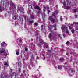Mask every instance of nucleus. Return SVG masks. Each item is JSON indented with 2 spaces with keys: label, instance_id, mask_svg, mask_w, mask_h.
<instances>
[{
  "label": "nucleus",
  "instance_id": "obj_9",
  "mask_svg": "<svg viewBox=\"0 0 78 78\" xmlns=\"http://www.w3.org/2000/svg\"><path fill=\"white\" fill-rule=\"evenodd\" d=\"M19 11H20V12H22V11H23L24 10V9H23V7H20L18 8Z\"/></svg>",
  "mask_w": 78,
  "mask_h": 78
},
{
  "label": "nucleus",
  "instance_id": "obj_34",
  "mask_svg": "<svg viewBox=\"0 0 78 78\" xmlns=\"http://www.w3.org/2000/svg\"><path fill=\"white\" fill-rule=\"evenodd\" d=\"M35 25H36V26H37V25H38V24L37 23H35Z\"/></svg>",
  "mask_w": 78,
  "mask_h": 78
},
{
  "label": "nucleus",
  "instance_id": "obj_43",
  "mask_svg": "<svg viewBox=\"0 0 78 78\" xmlns=\"http://www.w3.org/2000/svg\"><path fill=\"white\" fill-rule=\"evenodd\" d=\"M45 57H44L43 60H45Z\"/></svg>",
  "mask_w": 78,
  "mask_h": 78
},
{
  "label": "nucleus",
  "instance_id": "obj_1",
  "mask_svg": "<svg viewBox=\"0 0 78 78\" xmlns=\"http://www.w3.org/2000/svg\"><path fill=\"white\" fill-rule=\"evenodd\" d=\"M49 38H51V37H52V39H54L55 38L56 39V36L55 34H53L52 35L51 33L49 35Z\"/></svg>",
  "mask_w": 78,
  "mask_h": 78
},
{
  "label": "nucleus",
  "instance_id": "obj_20",
  "mask_svg": "<svg viewBox=\"0 0 78 78\" xmlns=\"http://www.w3.org/2000/svg\"><path fill=\"white\" fill-rule=\"evenodd\" d=\"M12 76H16V73H14L13 74H12Z\"/></svg>",
  "mask_w": 78,
  "mask_h": 78
},
{
  "label": "nucleus",
  "instance_id": "obj_49",
  "mask_svg": "<svg viewBox=\"0 0 78 78\" xmlns=\"http://www.w3.org/2000/svg\"><path fill=\"white\" fill-rule=\"evenodd\" d=\"M66 54L67 55H68V53H67Z\"/></svg>",
  "mask_w": 78,
  "mask_h": 78
},
{
  "label": "nucleus",
  "instance_id": "obj_44",
  "mask_svg": "<svg viewBox=\"0 0 78 78\" xmlns=\"http://www.w3.org/2000/svg\"><path fill=\"white\" fill-rule=\"evenodd\" d=\"M46 48H48V45H47L46 46Z\"/></svg>",
  "mask_w": 78,
  "mask_h": 78
},
{
  "label": "nucleus",
  "instance_id": "obj_56",
  "mask_svg": "<svg viewBox=\"0 0 78 78\" xmlns=\"http://www.w3.org/2000/svg\"><path fill=\"white\" fill-rule=\"evenodd\" d=\"M62 35L63 36H64V35L63 34Z\"/></svg>",
  "mask_w": 78,
  "mask_h": 78
},
{
  "label": "nucleus",
  "instance_id": "obj_24",
  "mask_svg": "<svg viewBox=\"0 0 78 78\" xmlns=\"http://www.w3.org/2000/svg\"><path fill=\"white\" fill-rule=\"evenodd\" d=\"M58 37L59 38H60L61 39H62V37H61V35L60 34H58Z\"/></svg>",
  "mask_w": 78,
  "mask_h": 78
},
{
  "label": "nucleus",
  "instance_id": "obj_14",
  "mask_svg": "<svg viewBox=\"0 0 78 78\" xmlns=\"http://www.w3.org/2000/svg\"><path fill=\"white\" fill-rule=\"evenodd\" d=\"M40 44H42L44 43V40H40L39 41Z\"/></svg>",
  "mask_w": 78,
  "mask_h": 78
},
{
  "label": "nucleus",
  "instance_id": "obj_5",
  "mask_svg": "<svg viewBox=\"0 0 78 78\" xmlns=\"http://www.w3.org/2000/svg\"><path fill=\"white\" fill-rule=\"evenodd\" d=\"M49 20L51 21V22H54L55 21V20L53 18V17L51 16H50L49 17Z\"/></svg>",
  "mask_w": 78,
  "mask_h": 78
},
{
  "label": "nucleus",
  "instance_id": "obj_31",
  "mask_svg": "<svg viewBox=\"0 0 78 78\" xmlns=\"http://www.w3.org/2000/svg\"><path fill=\"white\" fill-rule=\"evenodd\" d=\"M43 44H44V45H46V44H47V43H46L45 42L43 41Z\"/></svg>",
  "mask_w": 78,
  "mask_h": 78
},
{
  "label": "nucleus",
  "instance_id": "obj_63",
  "mask_svg": "<svg viewBox=\"0 0 78 78\" xmlns=\"http://www.w3.org/2000/svg\"><path fill=\"white\" fill-rule=\"evenodd\" d=\"M70 3H71V2H70Z\"/></svg>",
  "mask_w": 78,
  "mask_h": 78
},
{
  "label": "nucleus",
  "instance_id": "obj_33",
  "mask_svg": "<svg viewBox=\"0 0 78 78\" xmlns=\"http://www.w3.org/2000/svg\"><path fill=\"white\" fill-rule=\"evenodd\" d=\"M66 32L67 34H68L69 33V30H67L66 31Z\"/></svg>",
  "mask_w": 78,
  "mask_h": 78
},
{
  "label": "nucleus",
  "instance_id": "obj_54",
  "mask_svg": "<svg viewBox=\"0 0 78 78\" xmlns=\"http://www.w3.org/2000/svg\"><path fill=\"white\" fill-rule=\"evenodd\" d=\"M24 3H26V2L25 1L24 2Z\"/></svg>",
  "mask_w": 78,
  "mask_h": 78
},
{
  "label": "nucleus",
  "instance_id": "obj_12",
  "mask_svg": "<svg viewBox=\"0 0 78 78\" xmlns=\"http://www.w3.org/2000/svg\"><path fill=\"white\" fill-rule=\"evenodd\" d=\"M31 61H33L34 59V58L33 57V55L31 56Z\"/></svg>",
  "mask_w": 78,
  "mask_h": 78
},
{
  "label": "nucleus",
  "instance_id": "obj_48",
  "mask_svg": "<svg viewBox=\"0 0 78 78\" xmlns=\"http://www.w3.org/2000/svg\"><path fill=\"white\" fill-rule=\"evenodd\" d=\"M43 2H45V1H46V0H43Z\"/></svg>",
  "mask_w": 78,
  "mask_h": 78
},
{
  "label": "nucleus",
  "instance_id": "obj_40",
  "mask_svg": "<svg viewBox=\"0 0 78 78\" xmlns=\"http://www.w3.org/2000/svg\"><path fill=\"white\" fill-rule=\"evenodd\" d=\"M19 41H20V42H22V41L21 39H20Z\"/></svg>",
  "mask_w": 78,
  "mask_h": 78
},
{
  "label": "nucleus",
  "instance_id": "obj_52",
  "mask_svg": "<svg viewBox=\"0 0 78 78\" xmlns=\"http://www.w3.org/2000/svg\"><path fill=\"white\" fill-rule=\"evenodd\" d=\"M69 2V1H67V2Z\"/></svg>",
  "mask_w": 78,
  "mask_h": 78
},
{
  "label": "nucleus",
  "instance_id": "obj_46",
  "mask_svg": "<svg viewBox=\"0 0 78 78\" xmlns=\"http://www.w3.org/2000/svg\"><path fill=\"white\" fill-rule=\"evenodd\" d=\"M28 11H29V12H31V10H29Z\"/></svg>",
  "mask_w": 78,
  "mask_h": 78
},
{
  "label": "nucleus",
  "instance_id": "obj_53",
  "mask_svg": "<svg viewBox=\"0 0 78 78\" xmlns=\"http://www.w3.org/2000/svg\"><path fill=\"white\" fill-rule=\"evenodd\" d=\"M53 0H50V1H53Z\"/></svg>",
  "mask_w": 78,
  "mask_h": 78
},
{
  "label": "nucleus",
  "instance_id": "obj_38",
  "mask_svg": "<svg viewBox=\"0 0 78 78\" xmlns=\"http://www.w3.org/2000/svg\"><path fill=\"white\" fill-rule=\"evenodd\" d=\"M25 51H27V47L25 48Z\"/></svg>",
  "mask_w": 78,
  "mask_h": 78
},
{
  "label": "nucleus",
  "instance_id": "obj_32",
  "mask_svg": "<svg viewBox=\"0 0 78 78\" xmlns=\"http://www.w3.org/2000/svg\"><path fill=\"white\" fill-rule=\"evenodd\" d=\"M60 61H63V59L62 58H60Z\"/></svg>",
  "mask_w": 78,
  "mask_h": 78
},
{
  "label": "nucleus",
  "instance_id": "obj_47",
  "mask_svg": "<svg viewBox=\"0 0 78 78\" xmlns=\"http://www.w3.org/2000/svg\"><path fill=\"white\" fill-rule=\"evenodd\" d=\"M7 55H8L6 54V55H5V57H6V56H7Z\"/></svg>",
  "mask_w": 78,
  "mask_h": 78
},
{
  "label": "nucleus",
  "instance_id": "obj_39",
  "mask_svg": "<svg viewBox=\"0 0 78 78\" xmlns=\"http://www.w3.org/2000/svg\"><path fill=\"white\" fill-rule=\"evenodd\" d=\"M75 17H76V18H77V17H78V15H75Z\"/></svg>",
  "mask_w": 78,
  "mask_h": 78
},
{
  "label": "nucleus",
  "instance_id": "obj_50",
  "mask_svg": "<svg viewBox=\"0 0 78 78\" xmlns=\"http://www.w3.org/2000/svg\"><path fill=\"white\" fill-rule=\"evenodd\" d=\"M36 34V35H38V34L37 33V34Z\"/></svg>",
  "mask_w": 78,
  "mask_h": 78
},
{
  "label": "nucleus",
  "instance_id": "obj_17",
  "mask_svg": "<svg viewBox=\"0 0 78 78\" xmlns=\"http://www.w3.org/2000/svg\"><path fill=\"white\" fill-rule=\"evenodd\" d=\"M51 27H54L55 28H56V24H54L52 26H51Z\"/></svg>",
  "mask_w": 78,
  "mask_h": 78
},
{
  "label": "nucleus",
  "instance_id": "obj_41",
  "mask_svg": "<svg viewBox=\"0 0 78 78\" xmlns=\"http://www.w3.org/2000/svg\"><path fill=\"white\" fill-rule=\"evenodd\" d=\"M51 12V11H50V10H49L48 11V13H49V12Z\"/></svg>",
  "mask_w": 78,
  "mask_h": 78
},
{
  "label": "nucleus",
  "instance_id": "obj_11",
  "mask_svg": "<svg viewBox=\"0 0 78 78\" xmlns=\"http://www.w3.org/2000/svg\"><path fill=\"white\" fill-rule=\"evenodd\" d=\"M34 9H38V10H40V9H40V8L38 6H36L34 7Z\"/></svg>",
  "mask_w": 78,
  "mask_h": 78
},
{
  "label": "nucleus",
  "instance_id": "obj_27",
  "mask_svg": "<svg viewBox=\"0 0 78 78\" xmlns=\"http://www.w3.org/2000/svg\"><path fill=\"white\" fill-rule=\"evenodd\" d=\"M69 43H70V42L69 41H67L66 43V44H69Z\"/></svg>",
  "mask_w": 78,
  "mask_h": 78
},
{
  "label": "nucleus",
  "instance_id": "obj_45",
  "mask_svg": "<svg viewBox=\"0 0 78 78\" xmlns=\"http://www.w3.org/2000/svg\"><path fill=\"white\" fill-rule=\"evenodd\" d=\"M53 16L54 17V18L56 19V16L55 15V16Z\"/></svg>",
  "mask_w": 78,
  "mask_h": 78
},
{
  "label": "nucleus",
  "instance_id": "obj_60",
  "mask_svg": "<svg viewBox=\"0 0 78 78\" xmlns=\"http://www.w3.org/2000/svg\"><path fill=\"white\" fill-rule=\"evenodd\" d=\"M2 60H3V58H2Z\"/></svg>",
  "mask_w": 78,
  "mask_h": 78
},
{
  "label": "nucleus",
  "instance_id": "obj_59",
  "mask_svg": "<svg viewBox=\"0 0 78 78\" xmlns=\"http://www.w3.org/2000/svg\"><path fill=\"white\" fill-rule=\"evenodd\" d=\"M28 1H30V0H27Z\"/></svg>",
  "mask_w": 78,
  "mask_h": 78
},
{
  "label": "nucleus",
  "instance_id": "obj_6",
  "mask_svg": "<svg viewBox=\"0 0 78 78\" xmlns=\"http://www.w3.org/2000/svg\"><path fill=\"white\" fill-rule=\"evenodd\" d=\"M61 29L62 30H64L65 29H66V30H67V27L65 25H63L62 27H61Z\"/></svg>",
  "mask_w": 78,
  "mask_h": 78
},
{
  "label": "nucleus",
  "instance_id": "obj_25",
  "mask_svg": "<svg viewBox=\"0 0 78 78\" xmlns=\"http://www.w3.org/2000/svg\"><path fill=\"white\" fill-rule=\"evenodd\" d=\"M4 65H5V66L7 65L8 66H9V65H8V62H6L5 63Z\"/></svg>",
  "mask_w": 78,
  "mask_h": 78
},
{
  "label": "nucleus",
  "instance_id": "obj_18",
  "mask_svg": "<svg viewBox=\"0 0 78 78\" xmlns=\"http://www.w3.org/2000/svg\"><path fill=\"white\" fill-rule=\"evenodd\" d=\"M18 66H20V67H21V65H22V64L21 63V62L20 61L18 63Z\"/></svg>",
  "mask_w": 78,
  "mask_h": 78
},
{
  "label": "nucleus",
  "instance_id": "obj_15",
  "mask_svg": "<svg viewBox=\"0 0 78 78\" xmlns=\"http://www.w3.org/2000/svg\"><path fill=\"white\" fill-rule=\"evenodd\" d=\"M16 51V55H19V50Z\"/></svg>",
  "mask_w": 78,
  "mask_h": 78
},
{
  "label": "nucleus",
  "instance_id": "obj_8",
  "mask_svg": "<svg viewBox=\"0 0 78 78\" xmlns=\"http://www.w3.org/2000/svg\"><path fill=\"white\" fill-rule=\"evenodd\" d=\"M10 5L12 6L13 9H16V6L14 5V4H13V3H10Z\"/></svg>",
  "mask_w": 78,
  "mask_h": 78
},
{
  "label": "nucleus",
  "instance_id": "obj_29",
  "mask_svg": "<svg viewBox=\"0 0 78 78\" xmlns=\"http://www.w3.org/2000/svg\"><path fill=\"white\" fill-rule=\"evenodd\" d=\"M48 53H50L51 52V50H48Z\"/></svg>",
  "mask_w": 78,
  "mask_h": 78
},
{
  "label": "nucleus",
  "instance_id": "obj_19",
  "mask_svg": "<svg viewBox=\"0 0 78 78\" xmlns=\"http://www.w3.org/2000/svg\"><path fill=\"white\" fill-rule=\"evenodd\" d=\"M73 11V12H74L75 13L76 12H78V10H77L76 9H74V10Z\"/></svg>",
  "mask_w": 78,
  "mask_h": 78
},
{
  "label": "nucleus",
  "instance_id": "obj_58",
  "mask_svg": "<svg viewBox=\"0 0 78 78\" xmlns=\"http://www.w3.org/2000/svg\"><path fill=\"white\" fill-rule=\"evenodd\" d=\"M18 40H19V39H20L19 38H18Z\"/></svg>",
  "mask_w": 78,
  "mask_h": 78
},
{
  "label": "nucleus",
  "instance_id": "obj_2",
  "mask_svg": "<svg viewBox=\"0 0 78 78\" xmlns=\"http://www.w3.org/2000/svg\"><path fill=\"white\" fill-rule=\"evenodd\" d=\"M13 20H19L20 19V17L19 16H17L16 15H15L14 16L13 18Z\"/></svg>",
  "mask_w": 78,
  "mask_h": 78
},
{
  "label": "nucleus",
  "instance_id": "obj_57",
  "mask_svg": "<svg viewBox=\"0 0 78 78\" xmlns=\"http://www.w3.org/2000/svg\"><path fill=\"white\" fill-rule=\"evenodd\" d=\"M60 19H61V20H62V19L61 18H60Z\"/></svg>",
  "mask_w": 78,
  "mask_h": 78
},
{
  "label": "nucleus",
  "instance_id": "obj_51",
  "mask_svg": "<svg viewBox=\"0 0 78 78\" xmlns=\"http://www.w3.org/2000/svg\"><path fill=\"white\" fill-rule=\"evenodd\" d=\"M62 51H64V49H62Z\"/></svg>",
  "mask_w": 78,
  "mask_h": 78
},
{
  "label": "nucleus",
  "instance_id": "obj_26",
  "mask_svg": "<svg viewBox=\"0 0 78 78\" xmlns=\"http://www.w3.org/2000/svg\"><path fill=\"white\" fill-rule=\"evenodd\" d=\"M18 72L19 73H20V72H21V69H18Z\"/></svg>",
  "mask_w": 78,
  "mask_h": 78
},
{
  "label": "nucleus",
  "instance_id": "obj_23",
  "mask_svg": "<svg viewBox=\"0 0 78 78\" xmlns=\"http://www.w3.org/2000/svg\"><path fill=\"white\" fill-rule=\"evenodd\" d=\"M71 72H72V73H73V72H75V70H74V69H71Z\"/></svg>",
  "mask_w": 78,
  "mask_h": 78
},
{
  "label": "nucleus",
  "instance_id": "obj_10",
  "mask_svg": "<svg viewBox=\"0 0 78 78\" xmlns=\"http://www.w3.org/2000/svg\"><path fill=\"white\" fill-rule=\"evenodd\" d=\"M58 14V12H57V11H55L54 12V13H53L52 14V16H56Z\"/></svg>",
  "mask_w": 78,
  "mask_h": 78
},
{
  "label": "nucleus",
  "instance_id": "obj_55",
  "mask_svg": "<svg viewBox=\"0 0 78 78\" xmlns=\"http://www.w3.org/2000/svg\"><path fill=\"white\" fill-rule=\"evenodd\" d=\"M44 8H45V7H44Z\"/></svg>",
  "mask_w": 78,
  "mask_h": 78
},
{
  "label": "nucleus",
  "instance_id": "obj_42",
  "mask_svg": "<svg viewBox=\"0 0 78 78\" xmlns=\"http://www.w3.org/2000/svg\"><path fill=\"white\" fill-rule=\"evenodd\" d=\"M61 69V67H59V66H58V69Z\"/></svg>",
  "mask_w": 78,
  "mask_h": 78
},
{
  "label": "nucleus",
  "instance_id": "obj_16",
  "mask_svg": "<svg viewBox=\"0 0 78 78\" xmlns=\"http://www.w3.org/2000/svg\"><path fill=\"white\" fill-rule=\"evenodd\" d=\"M34 15H32L30 16V19H34Z\"/></svg>",
  "mask_w": 78,
  "mask_h": 78
},
{
  "label": "nucleus",
  "instance_id": "obj_22",
  "mask_svg": "<svg viewBox=\"0 0 78 78\" xmlns=\"http://www.w3.org/2000/svg\"><path fill=\"white\" fill-rule=\"evenodd\" d=\"M62 3L63 4V6H66V2H62Z\"/></svg>",
  "mask_w": 78,
  "mask_h": 78
},
{
  "label": "nucleus",
  "instance_id": "obj_35",
  "mask_svg": "<svg viewBox=\"0 0 78 78\" xmlns=\"http://www.w3.org/2000/svg\"><path fill=\"white\" fill-rule=\"evenodd\" d=\"M43 27H44V25H42L41 26V28H42V30H44V29H43Z\"/></svg>",
  "mask_w": 78,
  "mask_h": 78
},
{
  "label": "nucleus",
  "instance_id": "obj_61",
  "mask_svg": "<svg viewBox=\"0 0 78 78\" xmlns=\"http://www.w3.org/2000/svg\"><path fill=\"white\" fill-rule=\"evenodd\" d=\"M38 57H37V58H38Z\"/></svg>",
  "mask_w": 78,
  "mask_h": 78
},
{
  "label": "nucleus",
  "instance_id": "obj_4",
  "mask_svg": "<svg viewBox=\"0 0 78 78\" xmlns=\"http://www.w3.org/2000/svg\"><path fill=\"white\" fill-rule=\"evenodd\" d=\"M5 52H6L5 50L2 48H0V55H1L0 53H5Z\"/></svg>",
  "mask_w": 78,
  "mask_h": 78
},
{
  "label": "nucleus",
  "instance_id": "obj_30",
  "mask_svg": "<svg viewBox=\"0 0 78 78\" xmlns=\"http://www.w3.org/2000/svg\"><path fill=\"white\" fill-rule=\"evenodd\" d=\"M35 4H36V3H33V6H35Z\"/></svg>",
  "mask_w": 78,
  "mask_h": 78
},
{
  "label": "nucleus",
  "instance_id": "obj_21",
  "mask_svg": "<svg viewBox=\"0 0 78 78\" xmlns=\"http://www.w3.org/2000/svg\"><path fill=\"white\" fill-rule=\"evenodd\" d=\"M66 9H70V7L67 6L66 8Z\"/></svg>",
  "mask_w": 78,
  "mask_h": 78
},
{
  "label": "nucleus",
  "instance_id": "obj_37",
  "mask_svg": "<svg viewBox=\"0 0 78 78\" xmlns=\"http://www.w3.org/2000/svg\"><path fill=\"white\" fill-rule=\"evenodd\" d=\"M71 32L73 33H74V30H71Z\"/></svg>",
  "mask_w": 78,
  "mask_h": 78
},
{
  "label": "nucleus",
  "instance_id": "obj_28",
  "mask_svg": "<svg viewBox=\"0 0 78 78\" xmlns=\"http://www.w3.org/2000/svg\"><path fill=\"white\" fill-rule=\"evenodd\" d=\"M29 23H33V21H29Z\"/></svg>",
  "mask_w": 78,
  "mask_h": 78
},
{
  "label": "nucleus",
  "instance_id": "obj_36",
  "mask_svg": "<svg viewBox=\"0 0 78 78\" xmlns=\"http://www.w3.org/2000/svg\"><path fill=\"white\" fill-rule=\"evenodd\" d=\"M69 28L70 29H72V27L71 26H69Z\"/></svg>",
  "mask_w": 78,
  "mask_h": 78
},
{
  "label": "nucleus",
  "instance_id": "obj_7",
  "mask_svg": "<svg viewBox=\"0 0 78 78\" xmlns=\"http://www.w3.org/2000/svg\"><path fill=\"white\" fill-rule=\"evenodd\" d=\"M6 8L3 7H2V6H0V11H2V10H5Z\"/></svg>",
  "mask_w": 78,
  "mask_h": 78
},
{
  "label": "nucleus",
  "instance_id": "obj_13",
  "mask_svg": "<svg viewBox=\"0 0 78 78\" xmlns=\"http://www.w3.org/2000/svg\"><path fill=\"white\" fill-rule=\"evenodd\" d=\"M37 13H40V14H42V11H41V10H38L37 12Z\"/></svg>",
  "mask_w": 78,
  "mask_h": 78
},
{
  "label": "nucleus",
  "instance_id": "obj_3",
  "mask_svg": "<svg viewBox=\"0 0 78 78\" xmlns=\"http://www.w3.org/2000/svg\"><path fill=\"white\" fill-rule=\"evenodd\" d=\"M1 45L2 47H6V46H7L8 44H7L5 42H3V43H1Z\"/></svg>",
  "mask_w": 78,
  "mask_h": 78
},
{
  "label": "nucleus",
  "instance_id": "obj_64",
  "mask_svg": "<svg viewBox=\"0 0 78 78\" xmlns=\"http://www.w3.org/2000/svg\"><path fill=\"white\" fill-rule=\"evenodd\" d=\"M76 24H78V23H77Z\"/></svg>",
  "mask_w": 78,
  "mask_h": 78
},
{
  "label": "nucleus",
  "instance_id": "obj_62",
  "mask_svg": "<svg viewBox=\"0 0 78 78\" xmlns=\"http://www.w3.org/2000/svg\"><path fill=\"white\" fill-rule=\"evenodd\" d=\"M67 4H68V5H69V3H68Z\"/></svg>",
  "mask_w": 78,
  "mask_h": 78
}]
</instances>
